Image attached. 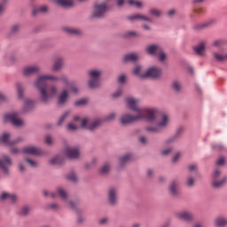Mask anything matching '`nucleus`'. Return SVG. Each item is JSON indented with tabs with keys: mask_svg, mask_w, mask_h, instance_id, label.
<instances>
[{
	"mask_svg": "<svg viewBox=\"0 0 227 227\" xmlns=\"http://www.w3.org/2000/svg\"><path fill=\"white\" fill-rule=\"evenodd\" d=\"M128 4H129L130 6H135V8H141L143 6V4L141 2L136 0H129Z\"/></svg>",
	"mask_w": 227,
	"mask_h": 227,
	"instance_id": "c9c22d12",
	"label": "nucleus"
},
{
	"mask_svg": "<svg viewBox=\"0 0 227 227\" xmlns=\"http://www.w3.org/2000/svg\"><path fill=\"white\" fill-rule=\"evenodd\" d=\"M127 106L137 113V115L128 114H122L120 122L121 125H129L139 120H147V121H155L159 118V109L157 108H139V99L134 98H126Z\"/></svg>",
	"mask_w": 227,
	"mask_h": 227,
	"instance_id": "f257e3e1",
	"label": "nucleus"
},
{
	"mask_svg": "<svg viewBox=\"0 0 227 227\" xmlns=\"http://www.w3.org/2000/svg\"><path fill=\"white\" fill-rule=\"evenodd\" d=\"M137 59H139V55H137L136 53H129V54H126L124 56L123 62L124 63H129V62L134 63L135 61H137Z\"/></svg>",
	"mask_w": 227,
	"mask_h": 227,
	"instance_id": "b1692460",
	"label": "nucleus"
},
{
	"mask_svg": "<svg viewBox=\"0 0 227 227\" xmlns=\"http://www.w3.org/2000/svg\"><path fill=\"white\" fill-rule=\"evenodd\" d=\"M115 118H116V114L115 113H112V114H108L106 117V121H113V120H114Z\"/></svg>",
	"mask_w": 227,
	"mask_h": 227,
	"instance_id": "09e8293b",
	"label": "nucleus"
},
{
	"mask_svg": "<svg viewBox=\"0 0 227 227\" xmlns=\"http://www.w3.org/2000/svg\"><path fill=\"white\" fill-rule=\"evenodd\" d=\"M70 91H72L73 93H79V89H77V87L75 86H71L69 88Z\"/></svg>",
	"mask_w": 227,
	"mask_h": 227,
	"instance_id": "680f3d73",
	"label": "nucleus"
},
{
	"mask_svg": "<svg viewBox=\"0 0 227 227\" xmlns=\"http://www.w3.org/2000/svg\"><path fill=\"white\" fill-rule=\"evenodd\" d=\"M25 162L30 166V168H37L38 167V162L30 160V159H25Z\"/></svg>",
	"mask_w": 227,
	"mask_h": 227,
	"instance_id": "58836bf2",
	"label": "nucleus"
},
{
	"mask_svg": "<svg viewBox=\"0 0 227 227\" xmlns=\"http://www.w3.org/2000/svg\"><path fill=\"white\" fill-rule=\"evenodd\" d=\"M227 183V176L221 177V170L216 168L213 171L211 176V185L214 189H221Z\"/></svg>",
	"mask_w": 227,
	"mask_h": 227,
	"instance_id": "39448f33",
	"label": "nucleus"
},
{
	"mask_svg": "<svg viewBox=\"0 0 227 227\" xmlns=\"http://www.w3.org/2000/svg\"><path fill=\"white\" fill-rule=\"evenodd\" d=\"M149 13L152 17H160V15H162V11L157 8H151Z\"/></svg>",
	"mask_w": 227,
	"mask_h": 227,
	"instance_id": "72a5a7b5",
	"label": "nucleus"
},
{
	"mask_svg": "<svg viewBox=\"0 0 227 227\" xmlns=\"http://www.w3.org/2000/svg\"><path fill=\"white\" fill-rule=\"evenodd\" d=\"M145 51L150 56H156L159 58L160 61H164L166 59V53H164L162 48L157 44H151L147 46Z\"/></svg>",
	"mask_w": 227,
	"mask_h": 227,
	"instance_id": "0eeeda50",
	"label": "nucleus"
},
{
	"mask_svg": "<svg viewBox=\"0 0 227 227\" xmlns=\"http://www.w3.org/2000/svg\"><path fill=\"white\" fill-rule=\"evenodd\" d=\"M57 192L59 196H60V198L63 199L64 201H66V203L69 205L70 208H73V209L77 208V204L74 203L73 201L67 200V198H68V195L67 194V192L65 191V189L58 188Z\"/></svg>",
	"mask_w": 227,
	"mask_h": 227,
	"instance_id": "4468645a",
	"label": "nucleus"
},
{
	"mask_svg": "<svg viewBox=\"0 0 227 227\" xmlns=\"http://www.w3.org/2000/svg\"><path fill=\"white\" fill-rule=\"evenodd\" d=\"M140 143H142V145H146L148 143V140H146V137H141Z\"/></svg>",
	"mask_w": 227,
	"mask_h": 227,
	"instance_id": "0e129e2a",
	"label": "nucleus"
},
{
	"mask_svg": "<svg viewBox=\"0 0 227 227\" xmlns=\"http://www.w3.org/2000/svg\"><path fill=\"white\" fill-rule=\"evenodd\" d=\"M68 98H70V95L68 94V90L64 89L58 98V104L59 106H65L67 102H68Z\"/></svg>",
	"mask_w": 227,
	"mask_h": 227,
	"instance_id": "f3484780",
	"label": "nucleus"
},
{
	"mask_svg": "<svg viewBox=\"0 0 227 227\" xmlns=\"http://www.w3.org/2000/svg\"><path fill=\"white\" fill-rule=\"evenodd\" d=\"M169 125V116L166 114H162L159 118V121L155 126L145 127V131L149 134H160L163 129H168Z\"/></svg>",
	"mask_w": 227,
	"mask_h": 227,
	"instance_id": "20e7f679",
	"label": "nucleus"
},
{
	"mask_svg": "<svg viewBox=\"0 0 227 227\" xmlns=\"http://www.w3.org/2000/svg\"><path fill=\"white\" fill-rule=\"evenodd\" d=\"M198 169V167L195 164L189 166V171H196Z\"/></svg>",
	"mask_w": 227,
	"mask_h": 227,
	"instance_id": "e2e57ef3",
	"label": "nucleus"
},
{
	"mask_svg": "<svg viewBox=\"0 0 227 227\" xmlns=\"http://www.w3.org/2000/svg\"><path fill=\"white\" fill-rule=\"evenodd\" d=\"M129 20H130L131 22L134 20H145L146 22H153L151 18H148L145 15L142 14H135L132 16L128 17Z\"/></svg>",
	"mask_w": 227,
	"mask_h": 227,
	"instance_id": "5701e85b",
	"label": "nucleus"
},
{
	"mask_svg": "<svg viewBox=\"0 0 227 227\" xmlns=\"http://www.w3.org/2000/svg\"><path fill=\"white\" fill-rule=\"evenodd\" d=\"M224 162H226V160L224 159V157H220L217 160L216 164H217V166H223L224 164Z\"/></svg>",
	"mask_w": 227,
	"mask_h": 227,
	"instance_id": "3c124183",
	"label": "nucleus"
},
{
	"mask_svg": "<svg viewBox=\"0 0 227 227\" xmlns=\"http://www.w3.org/2000/svg\"><path fill=\"white\" fill-rule=\"evenodd\" d=\"M66 31L70 35H79L80 33L79 29L72 28V27H67Z\"/></svg>",
	"mask_w": 227,
	"mask_h": 227,
	"instance_id": "79ce46f5",
	"label": "nucleus"
},
{
	"mask_svg": "<svg viewBox=\"0 0 227 227\" xmlns=\"http://www.w3.org/2000/svg\"><path fill=\"white\" fill-rule=\"evenodd\" d=\"M90 81L89 87L92 90L98 88L100 86V75H102V71L98 69H91L88 72Z\"/></svg>",
	"mask_w": 227,
	"mask_h": 227,
	"instance_id": "423d86ee",
	"label": "nucleus"
},
{
	"mask_svg": "<svg viewBox=\"0 0 227 227\" xmlns=\"http://www.w3.org/2000/svg\"><path fill=\"white\" fill-rule=\"evenodd\" d=\"M1 200H9L10 201H12L13 203L17 200V196L15 194H10V193L4 192L1 195Z\"/></svg>",
	"mask_w": 227,
	"mask_h": 227,
	"instance_id": "c85d7f7f",
	"label": "nucleus"
},
{
	"mask_svg": "<svg viewBox=\"0 0 227 227\" xmlns=\"http://www.w3.org/2000/svg\"><path fill=\"white\" fill-rule=\"evenodd\" d=\"M63 163V157L61 156H56L54 158H52L51 160H50V164L51 166H54L56 164H62Z\"/></svg>",
	"mask_w": 227,
	"mask_h": 227,
	"instance_id": "473e14b6",
	"label": "nucleus"
},
{
	"mask_svg": "<svg viewBox=\"0 0 227 227\" xmlns=\"http://www.w3.org/2000/svg\"><path fill=\"white\" fill-rule=\"evenodd\" d=\"M173 152V148L168 147L167 149H164L161 151V155H163L164 157L169 155V153H171Z\"/></svg>",
	"mask_w": 227,
	"mask_h": 227,
	"instance_id": "a18cd8bd",
	"label": "nucleus"
},
{
	"mask_svg": "<svg viewBox=\"0 0 227 227\" xmlns=\"http://www.w3.org/2000/svg\"><path fill=\"white\" fill-rule=\"evenodd\" d=\"M120 84H123L125 82V81H127V77L125 76V74H121L119 76L118 79Z\"/></svg>",
	"mask_w": 227,
	"mask_h": 227,
	"instance_id": "5fc2aeb1",
	"label": "nucleus"
},
{
	"mask_svg": "<svg viewBox=\"0 0 227 227\" xmlns=\"http://www.w3.org/2000/svg\"><path fill=\"white\" fill-rule=\"evenodd\" d=\"M172 90L176 91V93H180L182 91V83L179 81H174L172 82Z\"/></svg>",
	"mask_w": 227,
	"mask_h": 227,
	"instance_id": "7c9ffc66",
	"label": "nucleus"
},
{
	"mask_svg": "<svg viewBox=\"0 0 227 227\" xmlns=\"http://www.w3.org/2000/svg\"><path fill=\"white\" fill-rule=\"evenodd\" d=\"M19 31H20V26L19 25H13L11 27V33L12 35H15V33H19Z\"/></svg>",
	"mask_w": 227,
	"mask_h": 227,
	"instance_id": "c03bdc74",
	"label": "nucleus"
},
{
	"mask_svg": "<svg viewBox=\"0 0 227 227\" xmlns=\"http://www.w3.org/2000/svg\"><path fill=\"white\" fill-rule=\"evenodd\" d=\"M160 75H162V70H160V68L151 67L144 74L142 77H145V79H147V77H151L152 79H159Z\"/></svg>",
	"mask_w": 227,
	"mask_h": 227,
	"instance_id": "f8f14e48",
	"label": "nucleus"
},
{
	"mask_svg": "<svg viewBox=\"0 0 227 227\" xmlns=\"http://www.w3.org/2000/svg\"><path fill=\"white\" fill-rule=\"evenodd\" d=\"M0 143H3L4 145H17L19 141L10 142V134L5 133L0 137Z\"/></svg>",
	"mask_w": 227,
	"mask_h": 227,
	"instance_id": "a878e982",
	"label": "nucleus"
},
{
	"mask_svg": "<svg viewBox=\"0 0 227 227\" xmlns=\"http://www.w3.org/2000/svg\"><path fill=\"white\" fill-rule=\"evenodd\" d=\"M68 114H70V112H66L64 113V114L59 118V121H58V125H61L65 120H67V117L68 116Z\"/></svg>",
	"mask_w": 227,
	"mask_h": 227,
	"instance_id": "a19ab883",
	"label": "nucleus"
},
{
	"mask_svg": "<svg viewBox=\"0 0 227 227\" xmlns=\"http://www.w3.org/2000/svg\"><path fill=\"white\" fill-rule=\"evenodd\" d=\"M29 214V207H24L21 208V215H27Z\"/></svg>",
	"mask_w": 227,
	"mask_h": 227,
	"instance_id": "864d4df0",
	"label": "nucleus"
},
{
	"mask_svg": "<svg viewBox=\"0 0 227 227\" xmlns=\"http://www.w3.org/2000/svg\"><path fill=\"white\" fill-rule=\"evenodd\" d=\"M178 191V183L172 182L169 187V192L173 196H176V192Z\"/></svg>",
	"mask_w": 227,
	"mask_h": 227,
	"instance_id": "2f4dec72",
	"label": "nucleus"
},
{
	"mask_svg": "<svg viewBox=\"0 0 227 227\" xmlns=\"http://www.w3.org/2000/svg\"><path fill=\"white\" fill-rule=\"evenodd\" d=\"M8 3V0H3L0 3V15H3L4 13V10H6V4Z\"/></svg>",
	"mask_w": 227,
	"mask_h": 227,
	"instance_id": "ea45409f",
	"label": "nucleus"
},
{
	"mask_svg": "<svg viewBox=\"0 0 227 227\" xmlns=\"http://www.w3.org/2000/svg\"><path fill=\"white\" fill-rule=\"evenodd\" d=\"M223 43H224V42L221 39L215 40L213 42L214 47H221V45H223Z\"/></svg>",
	"mask_w": 227,
	"mask_h": 227,
	"instance_id": "8fccbe9b",
	"label": "nucleus"
},
{
	"mask_svg": "<svg viewBox=\"0 0 227 227\" xmlns=\"http://www.w3.org/2000/svg\"><path fill=\"white\" fill-rule=\"evenodd\" d=\"M192 227H205V225L200 222L195 223Z\"/></svg>",
	"mask_w": 227,
	"mask_h": 227,
	"instance_id": "774afa93",
	"label": "nucleus"
},
{
	"mask_svg": "<svg viewBox=\"0 0 227 227\" xmlns=\"http://www.w3.org/2000/svg\"><path fill=\"white\" fill-rule=\"evenodd\" d=\"M6 96H4L3 93H0V104H3V102H6Z\"/></svg>",
	"mask_w": 227,
	"mask_h": 227,
	"instance_id": "052dcab7",
	"label": "nucleus"
},
{
	"mask_svg": "<svg viewBox=\"0 0 227 227\" xmlns=\"http://www.w3.org/2000/svg\"><path fill=\"white\" fill-rule=\"evenodd\" d=\"M74 121H79L80 126H75L74 123H69L67 125L68 130H78V129H87V130H96V129H98L100 127V123H102V121L100 120H96L91 122L90 119L84 118L81 120L80 116H74Z\"/></svg>",
	"mask_w": 227,
	"mask_h": 227,
	"instance_id": "7ed1b4c3",
	"label": "nucleus"
},
{
	"mask_svg": "<svg viewBox=\"0 0 227 227\" xmlns=\"http://www.w3.org/2000/svg\"><path fill=\"white\" fill-rule=\"evenodd\" d=\"M205 47H207V43L202 42L194 48V51L198 56H203L205 54Z\"/></svg>",
	"mask_w": 227,
	"mask_h": 227,
	"instance_id": "393cba45",
	"label": "nucleus"
},
{
	"mask_svg": "<svg viewBox=\"0 0 227 227\" xmlns=\"http://www.w3.org/2000/svg\"><path fill=\"white\" fill-rule=\"evenodd\" d=\"M108 201L110 205L118 203V189L112 187L108 191Z\"/></svg>",
	"mask_w": 227,
	"mask_h": 227,
	"instance_id": "ddd939ff",
	"label": "nucleus"
},
{
	"mask_svg": "<svg viewBox=\"0 0 227 227\" xmlns=\"http://www.w3.org/2000/svg\"><path fill=\"white\" fill-rule=\"evenodd\" d=\"M4 121H10L14 127H22L24 125V120L20 118L17 112L6 114L4 115Z\"/></svg>",
	"mask_w": 227,
	"mask_h": 227,
	"instance_id": "6e6552de",
	"label": "nucleus"
},
{
	"mask_svg": "<svg viewBox=\"0 0 227 227\" xmlns=\"http://www.w3.org/2000/svg\"><path fill=\"white\" fill-rule=\"evenodd\" d=\"M22 153H27L28 155H35L37 157L43 155V151L34 145H28L24 147L22 150Z\"/></svg>",
	"mask_w": 227,
	"mask_h": 227,
	"instance_id": "9b49d317",
	"label": "nucleus"
},
{
	"mask_svg": "<svg viewBox=\"0 0 227 227\" xmlns=\"http://www.w3.org/2000/svg\"><path fill=\"white\" fill-rule=\"evenodd\" d=\"M45 143H46V145H52V143H53L52 137L47 136L45 137Z\"/></svg>",
	"mask_w": 227,
	"mask_h": 227,
	"instance_id": "6e6d98bb",
	"label": "nucleus"
},
{
	"mask_svg": "<svg viewBox=\"0 0 227 227\" xmlns=\"http://www.w3.org/2000/svg\"><path fill=\"white\" fill-rule=\"evenodd\" d=\"M175 13H176V11H175V9H171L170 11L168 12V17H173Z\"/></svg>",
	"mask_w": 227,
	"mask_h": 227,
	"instance_id": "69168bd1",
	"label": "nucleus"
},
{
	"mask_svg": "<svg viewBox=\"0 0 227 227\" xmlns=\"http://www.w3.org/2000/svg\"><path fill=\"white\" fill-rule=\"evenodd\" d=\"M65 65V59L63 57H59L55 59L53 66H52V72H59L61 70Z\"/></svg>",
	"mask_w": 227,
	"mask_h": 227,
	"instance_id": "a211bd4d",
	"label": "nucleus"
},
{
	"mask_svg": "<svg viewBox=\"0 0 227 227\" xmlns=\"http://www.w3.org/2000/svg\"><path fill=\"white\" fill-rule=\"evenodd\" d=\"M122 90L119 89L115 93L112 95L113 98H118V97H121Z\"/></svg>",
	"mask_w": 227,
	"mask_h": 227,
	"instance_id": "603ef678",
	"label": "nucleus"
},
{
	"mask_svg": "<svg viewBox=\"0 0 227 227\" xmlns=\"http://www.w3.org/2000/svg\"><path fill=\"white\" fill-rule=\"evenodd\" d=\"M133 74L135 75H137L138 77H140V79H146V77H143L144 74H141V67L140 66H137L133 71Z\"/></svg>",
	"mask_w": 227,
	"mask_h": 227,
	"instance_id": "e433bc0d",
	"label": "nucleus"
},
{
	"mask_svg": "<svg viewBox=\"0 0 227 227\" xmlns=\"http://www.w3.org/2000/svg\"><path fill=\"white\" fill-rule=\"evenodd\" d=\"M177 217L182 219V221H186L187 223H191V221L194 219V215L189 211H183L178 213Z\"/></svg>",
	"mask_w": 227,
	"mask_h": 227,
	"instance_id": "6ab92c4d",
	"label": "nucleus"
},
{
	"mask_svg": "<svg viewBox=\"0 0 227 227\" xmlns=\"http://www.w3.org/2000/svg\"><path fill=\"white\" fill-rule=\"evenodd\" d=\"M109 171H111V165L109 163H105L100 169L101 175H107Z\"/></svg>",
	"mask_w": 227,
	"mask_h": 227,
	"instance_id": "f704fd0d",
	"label": "nucleus"
},
{
	"mask_svg": "<svg viewBox=\"0 0 227 227\" xmlns=\"http://www.w3.org/2000/svg\"><path fill=\"white\" fill-rule=\"evenodd\" d=\"M215 226L223 227L227 225V218H224L223 216L218 217L215 220Z\"/></svg>",
	"mask_w": 227,
	"mask_h": 227,
	"instance_id": "c756f323",
	"label": "nucleus"
},
{
	"mask_svg": "<svg viewBox=\"0 0 227 227\" xmlns=\"http://www.w3.org/2000/svg\"><path fill=\"white\" fill-rule=\"evenodd\" d=\"M186 185L187 187H192L194 185V179L192 178V176H189L186 179Z\"/></svg>",
	"mask_w": 227,
	"mask_h": 227,
	"instance_id": "49530a36",
	"label": "nucleus"
},
{
	"mask_svg": "<svg viewBox=\"0 0 227 227\" xmlns=\"http://www.w3.org/2000/svg\"><path fill=\"white\" fill-rule=\"evenodd\" d=\"M195 13H197V15H200L201 13H203V9L202 8H197L194 10Z\"/></svg>",
	"mask_w": 227,
	"mask_h": 227,
	"instance_id": "338daca9",
	"label": "nucleus"
},
{
	"mask_svg": "<svg viewBox=\"0 0 227 227\" xmlns=\"http://www.w3.org/2000/svg\"><path fill=\"white\" fill-rule=\"evenodd\" d=\"M67 180H70L71 182H77V175L74 172L70 173L67 176Z\"/></svg>",
	"mask_w": 227,
	"mask_h": 227,
	"instance_id": "37998d69",
	"label": "nucleus"
},
{
	"mask_svg": "<svg viewBox=\"0 0 227 227\" xmlns=\"http://www.w3.org/2000/svg\"><path fill=\"white\" fill-rule=\"evenodd\" d=\"M109 223V218L105 217L99 220V224H107Z\"/></svg>",
	"mask_w": 227,
	"mask_h": 227,
	"instance_id": "bf43d9fd",
	"label": "nucleus"
},
{
	"mask_svg": "<svg viewBox=\"0 0 227 227\" xmlns=\"http://www.w3.org/2000/svg\"><path fill=\"white\" fill-rule=\"evenodd\" d=\"M16 90L18 98H20V100H22V98H24V87L22 86V83H16Z\"/></svg>",
	"mask_w": 227,
	"mask_h": 227,
	"instance_id": "bb28decb",
	"label": "nucleus"
},
{
	"mask_svg": "<svg viewBox=\"0 0 227 227\" xmlns=\"http://www.w3.org/2000/svg\"><path fill=\"white\" fill-rule=\"evenodd\" d=\"M180 155H181L180 153H176L175 156L172 159V161L174 163L178 162V159H180Z\"/></svg>",
	"mask_w": 227,
	"mask_h": 227,
	"instance_id": "13d9d810",
	"label": "nucleus"
},
{
	"mask_svg": "<svg viewBox=\"0 0 227 227\" xmlns=\"http://www.w3.org/2000/svg\"><path fill=\"white\" fill-rule=\"evenodd\" d=\"M48 12H49V6L42 5V6L34 8L32 11V15L34 17H36L38 13H48Z\"/></svg>",
	"mask_w": 227,
	"mask_h": 227,
	"instance_id": "4be33fe9",
	"label": "nucleus"
},
{
	"mask_svg": "<svg viewBox=\"0 0 227 227\" xmlns=\"http://www.w3.org/2000/svg\"><path fill=\"white\" fill-rule=\"evenodd\" d=\"M48 81H59V78L52 74H42L34 82V86L38 90L41 102L47 104L49 100L58 95V87L56 85L47 86Z\"/></svg>",
	"mask_w": 227,
	"mask_h": 227,
	"instance_id": "f03ea898",
	"label": "nucleus"
},
{
	"mask_svg": "<svg viewBox=\"0 0 227 227\" xmlns=\"http://www.w3.org/2000/svg\"><path fill=\"white\" fill-rule=\"evenodd\" d=\"M132 159H134L132 154H125L120 158L119 162L121 166H123V164H127V162H129V160H132Z\"/></svg>",
	"mask_w": 227,
	"mask_h": 227,
	"instance_id": "cd10ccee",
	"label": "nucleus"
},
{
	"mask_svg": "<svg viewBox=\"0 0 227 227\" xmlns=\"http://www.w3.org/2000/svg\"><path fill=\"white\" fill-rule=\"evenodd\" d=\"M38 72H40V67L38 66H27L23 69V74L26 77H29L34 74H38Z\"/></svg>",
	"mask_w": 227,
	"mask_h": 227,
	"instance_id": "dca6fc26",
	"label": "nucleus"
},
{
	"mask_svg": "<svg viewBox=\"0 0 227 227\" xmlns=\"http://www.w3.org/2000/svg\"><path fill=\"white\" fill-rule=\"evenodd\" d=\"M86 104H88V100L87 99H80V100H77L75 102V106H86Z\"/></svg>",
	"mask_w": 227,
	"mask_h": 227,
	"instance_id": "de8ad7c7",
	"label": "nucleus"
},
{
	"mask_svg": "<svg viewBox=\"0 0 227 227\" xmlns=\"http://www.w3.org/2000/svg\"><path fill=\"white\" fill-rule=\"evenodd\" d=\"M214 24H215V20H208L204 23L196 25L195 29H197L198 31H200V29H207V27H210L211 26H214Z\"/></svg>",
	"mask_w": 227,
	"mask_h": 227,
	"instance_id": "412c9836",
	"label": "nucleus"
},
{
	"mask_svg": "<svg viewBox=\"0 0 227 227\" xmlns=\"http://www.w3.org/2000/svg\"><path fill=\"white\" fill-rule=\"evenodd\" d=\"M13 161L8 155L4 154L0 158V169L4 175H10V168H12Z\"/></svg>",
	"mask_w": 227,
	"mask_h": 227,
	"instance_id": "1a4fd4ad",
	"label": "nucleus"
},
{
	"mask_svg": "<svg viewBox=\"0 0 227 227\" xmlns=\"http://www.w3.org/2000/svg\"><path fill=\"white\" fill-rule=\"evenodd\" d=\"M43 194H44V196H50L51 198H56V193H54L52 192L49 193V192L44 191Z\"/></svg>",
	"mask_w": 227,
	"mask_h": 227,
	"instance_id": "4d7b16f0",
	"label": "nucleus"
},
{
	"mask_svg": "<svg viewBox=\"0 0 227 227\" xmlns=\"http://www.w3.org/2000/svg\"><path fill=\"white\" fill-rule=\"evenodd\" d=\"M107 12V6L106 4H98L94 6V10L92 12V17H96L97 19H102L106 15Z\"/></svg>",
	"mask_w": 227,
	"mask_h": 227,
	"instance_id": "9d476101",
	"label": "nucleus"
},
{
	"mask_svg": "<svg viewBox=\"0 0 227 227\" xmlns=\"http://www.w3.org/2000/svg\"><path fill=\"white\" fill-rule=\"evenodd\" d=\"M55 4L62 6V8H72L74 6V0H54Z\"/></svg>",
	"mask_w": 227,
	"mask_h": 227,
	"instance_id": "aec40b11",
	"label": "nucleus"
},
{
	"mask_svg": "<svg viewBox=\"0 0 227 227\" xmlns=\"http://www.w3.org/2000/svg\"><path fill=\"white\" fill-rule=\"evenodd\" d=\"M33 107H35V102H33V100H27L25 102L26 111H29V110L33 109Z\"/></svg>",
	"mask_w": 227,
	"mask_h": 227,
	"instance_id": "4c0bfd02",
	"label": "nucleus"
},
{
	"mask_svg": "<svg viewBox=\"0 0 227 227\" xmlns=\"http://www.w3.org/2000/svg\"><path fill=\"white\" fill-rule=\"evenodd\" d=\"M65 154L68 159H79L81 153L79 152V148L67 147Z\"/></svg>",
	"mask_w": 227,
	"mask_h": 227,
	"instance_id": "2eb2a0df",
	"label": "nucleus"
}]
</instances>
